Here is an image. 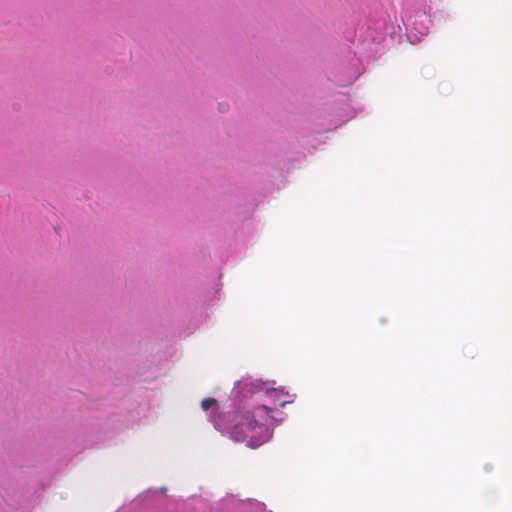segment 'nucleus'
Here are the masks:
<instances>
[{
	"label": "nucleus",
	"instance_id": "f257e3e1",
	"mask_svg": "<svg viewBox=\"0 0 512 512\" xmlns=\"http://www.w3.org/2000/svg\"><path fill=\"white\" fill-rule=\"evenodd\" d=\"M274 410L266 405L254 407L251 411L237 412L226 426L231 438L256 448L266 442L272 435Z\"/></svg>",
	"mask_w": 512,
	"mask_h": 512
},
{
	"label": "nucleus",
	"instance_id": "f03ea898",
	"mask_svg": "<svg viewBox=\"0 0 512 512\" xmlns=\"http://www.w3.org/2000/svg\"><path fill=\"white\" fill-rule=\"evenodd\" d=\"M215 406H217V401L215 398L208 397L201 401V407L204 411H207Z\"/></svg>",
	"mask_w": 512,
	"mask_h": 512
}]
</instances>
